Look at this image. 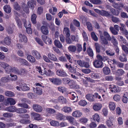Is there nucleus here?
<instances>
[{
	"mask_svg": "<svg viewBox=\"0 0 128 128\" xmlns=\"http://www.w3.org/2000/svg\"><path fill=\"white\" fill-rule=\"evenodd\" d=\"M62 110L66 113H69L71 112L72 111V108L70 107L67 106L64 107Z\"/></svg>",
	"mask_w": 128,
	"mask_h": 128,
	"instance_id": "ea45409f",
	"label": "nucleus"
},
{
	"mask_svg": "<svg viewBox=\"0 0 128 128\" xmlns=\"http://www.w3.org/2000/svg\"><path fill=\"white\" fill-rule=\"evenodd\" d=\"M78 104L81 106H84L87 104V102L84 100H81L79 102Z\"/></svg>",
	"mask_w": 128,
	"mask_h": 128,
	"instance_id": "4d7b16f0",
	"label": "nucleus"
},
{
	"mask_svg": "<svg viewBox=\"0 0 128 128\" xmlns=\"http://www.w3.org/2000/svg\"><path fill=\"white\" fill-rule=\"evenodd\" d=\"M102 107V104L100 103H96L93 106V109L95 111H98L100 110Z\"/></svg>",
	"mask_w": 128,
	"mask_h": 128,
	"instance_id": "dca6fc26",
	"label": "nucleus"
},
{
	"mask_svg": "<svg viewBox=\"0 0 128 128\" xmlns=\"http://www.w3.org/2000/svg\"><path fill=\"white\" fill-rule=\"evenodd\" d=\"M55 45L59 48H61L62 47V45L59 41L55 40L54 41Z\"/></svg>",
	"mask_w": 128,
	"mask_h": 128,
	"instance_id": "8fccbe9b",
	"label": "nucleus"
},
{
	"mask_svg": "<svg viewBox=\"0 0 128 128\" xmlns=\"http://www.w3.org/2000/svg\"><path fill=\"white\" fill-rule=\"evenodd\" d=\"M34 90L35 93L38 95H40L42 93V89L39 88L37 87L36 88H34Z\"/></svg>",
	"mask_w": 128,
	"mask_h": 128,
	"instance_id": "c756f323",
	"label": "nucleus"
},
{
	"mask_svg": "<svg viewBox=\"0 0 128 128\" xmlns=\"http://www.w3.org/2000/svg\"><path fill=\"white\" fill-rule=\"evenodd\" d=\"M82 113L80 111L76 110L73 112L72 114V116L74 117L79 118L82 116Z\"/></svg>",
	"mask_w": 128,
	"mask_h": 128,
	"instance_id": "ddd939ff",
	"label": "nucleus"
},
{
	"mask_svg": "<svg viewBox=\"0 0 128 128\" xmlns=\"http://www.w3.org/2000/svg\"><path fill=\"white\" fill-rule=\"evenodd\" d=\"M122 50L127 54H128V48L126 45L122 44L121 46Z\"/></svg>",
	"mask_w": 128,
	"mask_h": 128,
	"instance_id": "49530a36",
	"label": "nucleus"
},
{
	"mask_svg": "<svg viewBox=\"0 0 128 128\" xmlns=\"http://www.w3.org/2000/svg\"><path fill=\"white\" fill-rule=\"evenodd\" d=\"M5 94L6 96L9 97H13L14 96V94L13 92L10 91L6 92Z\"/></svg>",
	"mask_w": 128,
	"mask_h": 128,
	"instance_id": "603ef678",
	"label": "nucleus"
},
{
	"mask_svg": "<svg viewBox=\"0 0 128 128\" xmlns=\"http://www.w3.org/2000/svg\"><path fill=\"white\" fill-rule=\"evenodd\" d=\"M69 70L70 72L73 74H75L76 72V68L72 66L71 65H70Z\"/></svg>",
	"mask_w": 128,
	"mask_h": 128,
	"instance_id": "5fc2aeb1",
	"label": "nucleus"
},
{
	"mask_svg": "<svg viewBox=\"0 0 128 128\" xmlns=\"http://www.w3.org/2000/svg\"><path fill=\"white\" fill-rule=\"evenodd\" d=\"M27 112L26 110L24 108H20L16 109V112L18 114H24Z\"/></svg>",
	"mask_w": 128,
	"mask_h": 128,
	"instance_id": "58836bf2",
	"label": "nucleus"
},
{
	"mask_svg": "<svg viewBox=\"0 0 128 128\" xmlns=\"http://www.w3.org/2000/svg\"><path fill=\"white\" fill-rule=\"evenodd\" d=\"M50 123L51 125L54 126L58 127L60 125V124L58 122L54 120H52L50 122Z\"/></svg>",
	"mask_w": 128,
	"mask_h": 128,
	"instance_id": "a19ab883",
	"label": "nucleus"
},
{
	"mask_svg": "<svg viewBox=\"0 0 128 128\" xmlns=\"http://www.w3.org/2000/svg\"><path fill=\"white\" fill-rule=\"evenodd\" d=\"M43 74L47 76H51L54 75V73L50 69L47 70H44L43 71Z\"/></svg>",
	"mask_w": 128,
	"mask_h": 128,
	"instance_id": "6ab92c4d",
	"label": "nucleus"
},
{
	"mask_svg": "<svg viewBox=\"0 0 128 128\" xmlns=\"http://www.w3.org/2000/svg\"><path fill=\"white\" fill-rule=\"evenodd\" d=\"M52 102L54 103H56L60 102L62 104H65L66 102V98H64L62 96H60L58 98V100H52Z\"/></svg>",
	"mask_w": 128,
	"mask_h": 128,
	"instance_id": "39448f33",
	"label": "nucleus"
},
{
	"mask_svg": "<svg viewBox=\"0 0 128 128\" xmlns=\"http://www.w3.org/2000/svg\"><path fill=\"white\" fill-rule=\"evenodd\" d=\"M110 29L112 33L116 35L118 34V32L116 31L113 27L111 26L110 28Z\"/></svg>",
	"mask_w": 128,
	"mask_h": 128,
	"instance_id": "774afa93",
	"label": "nucleus"
},
{
	"mask_svg": "<svg viewBox=\"0 0 128 128\" xmlns=\"http://www.w3.org/2000/svg\"><path fill=\"white\" fill-rule=\"evenodd\" d=\"M94 97L96 98H98V99L100 100V101H103L104 100V99H102V98H101V96L99 95V94L97 93H95L94 94Z\"/></svg>",
	"mask_w": 128,
	"mask_h": 128,
	"instance_id": "bf43d9fd",
	"label": "nucleus"
},
{
	"mask_svg": "<svg viewBox=\"0 0 128 128\" xmlns=\"http://www.w3.org/2000/svg\"><path fill=\"white\" fill-rule=\"evenodd\" d=\"M31 116L32 118H33L35 120H43L42 118L40 116L39 114L34 112H32L31 114Z\"/></svg>",
	"mask_w": 128,
	"mask_h": 128,
	"instance_id": "1a4fd4ad",
	"label": "nucleus"
},
{
	"mask_svg": "<svg viewBox=\"0 0 128 128\" xmlns=\"http://www.w3.org/2000/svg\"><path fill=\"white\" fill-rule=\"evenodd\" d=\"M114 120V117L110 116L109 119L107 120L106 122V123L108 127H111L114 125L113 122Z\"/></svg>",
	"mask_w": 128,
	"mask_h": 128,
	"instance_id": "6e6552de",
	"label": "nucleus"
},
{
	"mask_svg": "<svg viewBox=\"0 0 128 128\" xmlns=\"http://www.w3.org/2000/svg\"><path fill=\"white\" fill-rule=\"evenodd\" d=\"M33 108L34 110L37 112H40L42 110V107L38 104H34L33 106Z\"/></svg>",
	"mask_w": 128,
	"mask_h": 128,
	"instance_id": "f8f14e48",
	"label": "nucleus"
},
{
	"mask_svg": "<svg viewBox=\"0 0 128 128\" xmlns=\"http://www.w3.org/2000/svg\"><path fill=\"white\" fill-rule=\"evenodd\" d=\"M16 20L18 28H21L22 26V25L20 19L16 17Z\"/></svg>",
	"mask_w": 128,
	"mask_h": 128,
	"instance_id": "864d4df0",
	"label": "nucleus"
},
{
	"mask_svg": "<svg viewBox=\"0 0 128 128\" xmlns=\"http://www.w3.org/2000/svg\"><path fill=\"white\" fill-rule=\"evenodd\" d=\"M86 98L90 102H93L95 100L94 94H88L86 96Z\"/></svg>",
	"mask_w": 128,
	"mask_h": 128,
	"instance_id": "412c9836",
	"label": "nucleus"
},
{
	"mask_svg": "<svg viewBox=\"0 0 128 128\" xmlns=\"http://www.w3.org/2000/svg\"><path fill=\"white\" fill-rule=\"evenodd\" d=\"M28 25H26L25 23H24V26L26 28V32L29 34H31L32 33V30L31 28V23L30 22H28Z\"/></svg>",
	"mask_w": 128,
	"mask_h": 128,
	"instance_id": "9b49d317",
	"label": "nucleus"
},
{
	"mask_svg": "<svg viewBox=\"0 0 128 128\" xmlns=\"http://www.w3.org/2000/svg\"><path fill=\"white\" fill-rule=\"evenodd\" d=\"M5 70L6 72L8 74L11 72H14L16 74L17 72V68L13 66H8L5 68Z\"/></svg>",
	"mask_w": 128,
	"mask_h": 128,
	"instance_id": "f03ea898",
	"label": "nucleus"
},
{
	"mask_svg": "<svg viewBox=\"0 0 128 128\" xmlns=\"http://www.w3.org/2000/svg\"><path fill=\"white\" fill-rule=\"evenodd\" d=\"M48 56L50 59L52 60L56 61L57 60V58L56 57V56L52 53L50 52L48 53Z\"/></svg>",
	"mask_w": 128,
	"mask_h": 128,
	"instance_id": "a878e982",
	"label": "nucleus"
},
{
	"mask_svg": "<svg viewBox=\"0 0 128 128\" xmlns=\"http://www.w3.org/2000/svg\"><path fill=\"white\" fill-rule=\"evenodd\" d=\"M101 15L106 16H108L110 15V14L107 11L102 10H101L100 14Z\"/></svg>",
	"mask_w": 128,
	"mask_h": 128,
	"instance_id": "37998d69",
	"label": "nucleus"
},
{
	"mask_svg": "<svg viewBox=\"0 0 128 128\" xmlns=\"http://www.w3.org/2000/svg\"><path fill=\"white\" fill-rule=\"evenodd\" d=\"M105 79L106 80L110 82L112 81L114 79V77L111 76H108L105 77Z\"/></svg>",
	"mask_w": 128,
	"mask_h": 128,
	"instance_id": "0e129e2a",
	"label": "nucleus"
},
{
	"mask_svg": "<svg viewBox=\"0 0 128 128\" xmlns=\"http://www.w3.org/2000/svg\"><path fill=\"white\" fill-rule=\"evenodd\" d=\"M56 74L58 76L61 77H65L67 76V74L65 72L60 70H58L56 71Z\"/></svg>",
	"mask_w": 128,
	"mask_h": 128,
	"instance_id": "f3484780",
	"label": "nucleus"
},
{
	"mask_svg": "<svg viewBox=\"0 0 128 128\" xmlns=\"http://www.w3.org/2000/svg\"><path fill=\"white\" fill-rule=\"evenodd\" d=\"M32 55L36 59H39L41 57L40 54L37 51L33 50L32 52Z\"/></svg>",
	"mask_w": 128,
	"mask_h": 128,
	"instance_id": "aec40b11",
	"label": "nucleus"
},
{
	"mask_svg": "<svg viewBox=\"0 0 128 128\" xmlns=\"http://www.w3.org/2000/svg\"><path fill=\"white\" fill-rule=\"evenodd\" d=\"M120 60L121 62H126L127 61L126 56L125 54H123L122 56H120L119 57Z\"/></svg>",
	"mask_w": 128,
	"mask_h": 128,
	"instance_id": "de8ad7c7",
	"label": "nucleus"
},
{
	"mask_svg": "<svg viewBox=\"0 0 128 128\" xmlns=\"http://www.w3.org/2000/svg\"><path fill=\"white\" fill-rule=\"evenodd\" d=\"M68 95L70 96L72 100H75L74 102H77L78 100V97L76 93L74 92H69L68 94Z\"/></svg>",
	"mask_w": 128,
	"mask_h": 128,
	"instance_id": "0eeeda50",
	"label": "nucleus"
},
{
	"mask_svg": "<svg viewBox=\"0 0 128 128\" xmlns=\"http://www.w3.org/2000/svg\"><path fill=\"white\" fill-rule=\"evenodd\" d=\"M40 30L42 34L46 35H47L49 33L48 28L45 26H42L40 28Z\"/></svg>",
	"mask_w": 128,
	"mask_h": 128,
	"instance_id": "2eb2a0df",
	"label": "nucleus"
},
{
	"mask_svg": "<svg viewBox=\"0 0 128 128\" xmlns=\"http://www.w3.org/2000/svg\"><path fill=\"white\" fill-rule=\"evenodd\" d=\"M66 118L70 124L73 125L77 126L79 124L75 118L71 116H67Z\"/></svg>",
	"mask_w": 128,
	"mask_h": 128,
	"instance_id": "f257e3e1",
	"label": "nucleus"
},
{
	"mask_svg": "<svg viewBox=\"0 0 128 128\" xmlns=\"http://www.w3.org/2000/svg\"><path fill=\"white\" fill-rule=\"evenodd\" d=\"M124 72V71L123 70L118 69L116 70L115 74L117 76H120L123 74Z\"/></svg>",
	"mask_w": 128,
	"mask_h": 128,
	"instance_id": "e433bc0d",
	"label": "nucleus"
},
{
	"mask_svg": "<svg viewBox=\"0 0 128 128\" xmlns=\"http://www.w3.org/2000/svg\"><path fill=\"white\" fill-rule=\"evenodd\" d=\"M20 38L19 41L21 42H24L25 43L27 42V38L26 37L24 34H20L19 35Z\"/></svg>",
	"mask_w": 128,
	"mask_h": 128,
	"instance_id": "a211bd4d",
	"label": "nucleus"
},
{
	"mask_svg": "<svg viewBox=\"0 0 128 128\" xmlns=\"http://www.w3.org/2000/svg\"><path fill=\"white\" fill-rule=\"evenodd\" d=\"M104 34L108 40L110 41L111 40V37L107 32L106 31L104 32Z\"/></svg>",
	"mask_w": 128,
	"mask_h": 128,
	"instance_id": "3c124183",
	"label": "nucleus"
},
{
	"mask_svg": "<svg viewBox=\"0 0 128 128\" xmlns=\"http://www.w3.org/2000/svg\"><path fill=\"white\" fill-rule=\"evenodd\" d=\"M108 107L110 110H111L114 111L116 107L115 103L112 102H110L108 103Z\"/></svg>",
	"mask_w": 128,
	"mask_h": 128,
	"instance_id": "5701e85b",
	"label": "nucleus"
},
{
	"mask_svg": "<svg viewBox=\"0 0 128 128\" xmlns=\"http://www.w3.org/2000/svg\"><path fill=\"white\" fill-rule=\"evenodd\" d=\"M50 80L53 83L56 85H60L62 83L61 80L58 78H49Z\"/></svg>",
	"mask_w": 128,
	"mask_h": 128,
	"instance_id": "9d476101",
	"label": "nucleus"
},
{
	"mask_svg": "<svg viewBox=\"0 0 128 128\" xmlns=\"http://www.w3.org/2000/svg\"><path fill=\"white\" fill-rule=\"evenodd\" d=\"M91 35L92 38L95 41H97L98 40V38L94 32H92L91 33Z\"/></svg>",
	"mask_w": 128,
	"mask_h": 128,
	"instance_id": "338daca9",
	"label": "nucleus"
},
{
	"mask_svg": "<svg viewBox=\"0 0 128 128\" xmlns=\"http://www.w3.org/2000/svg\"><path fill=\"white\" fill-rule=\"evenodd\" d=\"M109 89L110 91L113 93H115L118 91V87L117 86L110 85Z\"/></svg>",
	"mask_w": 128,
	"mask_h": 128,
	"instance_id": "4468645a",
	"label": "nucleus"
},
{
	"mask_svg": "<svg viewBox=\"0 0 128 128\" xmlns=\"http://www.w3.org/2000/svg\"><path fill=\"white\" fill-rule=\"evenodd\" d=\"M27 72V70L24 69H22L19 71L18 69L17 68V72H16V74H18L24 75Z\"/></svg>",
	"mask_w": 128,
	"mask_h": 128,
	"instance_id": "4c0bfd02",
	"label": "nucleus"
},
{
	"mask_svg": "<svg viewBox=\"0 0 128 128\" xmlns=\"http://www.w3.org/2000/svg\"><path fill=\"white\" fill-rule=\"evenodd\" d=\"M36 1H33L32 2H28L27 3V5L28 7L31 8L33 9L34 8V5H36Z\"/></svg>",
	"mask_w": 128,
	"mask_h": 128,
	"instance_id": "cd10ccee",
	"label": "nucleus"
},
{
	"mask_svg": "<svg viewBox=\"0 0 128 128\" xmlns=\"http://www.w3.org/2000/svg\"><path fill=\"white\" fill-rule=\"evenodd\" d=\"M100 41L102 44H107L108 42L106 39L103 36H101L100 38Z\"/></svg>",
	"mask_w": 128,
	"mask_h": 128,
	"instance_id": "72a5a7b5",
	"label": "nucleus"
},
{
	"mask_svg": "<svg viewBox=\"0 0 128 128\" xmlns=\"http://www.w3.org/2000/svg\"><path fill=\"white\" fill-rule=\"evenodd\" d=\"M91 77L94 79H99L100 78V74L98 73H93L90 74Z\"/></svg>",
	"mask_w": 128,
	"mask_h": 128,
	"instance_id": "7c9ffc66",
	"label": "nucleus"
},
{
	"mask_svg": "<svg viewBox=\"0 0 128 128\" xmlns=\"http://www.w3.org/2000/svg\"><path fill=\"white\" fill-rule=\"evenodd\" d=\"M90 2L94 4H100L102 3V2L100 0H90Z\"/></svg>",
	"mask_w": 128,
	"mask_h": 128,
	"instance_id": "c03bdc74",
	"label": "nucleus"
},
{
	"mask_svg": "<svg viewBox=\"0 0 128 128\" xmlns=\"http://www.w3.org/2000/svg\"><path fill=\"white\" fill-rule=\"evenodd\" d=\"M92 118L94 120L98 122H99L100 121V116L99 114L96 113L93 115L92 116Z\"/></svg>",
	"mask_w": 128,
	"mask_h": 128,
	"instance_id": "473e14b6",
	"label": "nucleus"
},
{
	"mask_svg": "<svg viewBox=\"0 0 128 128\" xmlns=\"http://www.w3.org/2000/svg\"><path fill=\"white\" fill-rule=\"evenodd\" d=\"M68 49L70 52H74L76 50V46L74 45H70L68 48Z\"/></svg>",
	"mask_w": 128,
	"mask_h": 128,
	"instance_id": "f704fd0d",
	"label": "nucleus"
},
{
	"mask_svg": "<svg viewBox=\"0 0 128 128\" xmlns=\"http://www.w3.org/2000/svg\"><path fill=\"white\" fill-rule=\"evenodd\" d=\"M20 88L23 91L29 90L30 89V88L26 84H23L21 85Z\"/></svg>",
	"mask_w": 128,
	"mask_h": 128,
	"instance_id": "2f4dec72",
	"label": "nucleus"
},
{
	"mask_svg": "<svg viewBox=\"0 0 128 128\" xmlns=\"http://www.w3.org/2000/svg\"><path fill=\"white\" fill-rule=\"evenodd\" d=\"M2 116L6 118H11L13 116V114L11 113L6 112Z\"/></svg>",
	"mask_w": 128,
	"mask_h": 128,
	"instance_id": "13d9d810",
	"label": "nucleus"
},
{
	"mask_svg": "<svg viewBox=\"0 0 128 128\" xmlns=\"http://www.w3.org/2000/svg\"><path fill=\"white\" fill-rule=\"evenodd\" d=\"M36 16L35 14H32L31 16V20L32 23L34 24H36Z\"/></svg>",
	"mask_w": 128,
	"mask_h": 128,
	"instance_id": "79ce46f5",
	"label": "nucleus"
},
{
	"mask_svg": "<svg viewBox=\"0 0 128 128\" xmlns=\"http://www.w3.org/2000/svg\"><path fill=\"white\" fill-rule=\"evenodd\" d=\"M11 40L10 38L8 36H7L4 38L3 41V44H4L7 45H9L11 43Z\"/></svg>",
	"mask_w": 128,
	"mask_h": 128,
	"instance_id": "4be33fe9",
	"label": "nucleus"
},
{
	"mask_svg": "<svg viewBox=\"0 0 128 128\" xmlns=\"http://www.w3.org/2000/svg\"><path fill=\"white\" fill-rule=\"evenodd\" d=\"M6 110L9 112H16V109L15 106H12L7 107L6 108Z\"/></svg>",
	"mask_w": 128,
	"mask_h": 128,
	"instance_id": "393cba45",
	"label": "nucleus"
},
{
	"mask_svg": "<svg viewBox=\"0 0 128 128\" xmlns=\"http://www.w3.org/2000/svg\"><path fill=\"white\" fill-rule=\"evenodd\" d=\"M35 39L36 41L41 46H43L44 44L40 39L38 38H36Z\"/></svg>",
	"mask_w": 128,
	"mask_h": 128,
	"instance_id": "052dcab7",
	"label": "nucleus"
},
{
	"mask_svg": "<svg viewBox=\"0 0 128 128\" xmlns=\"http://www.w3.org/2000/svg\"><path fill=\"white\" fill-rule=\"evenodd\" d=\"M94 66L96 68H102L103 66V63L102 61L99 60H95L93 62Z\"/></svg>",
	"mask_w": 128,
	"mask_h": 128,
	"instance_id": "20e7f679",
	"label": "nucleus"
},
{
	"mask_svg": "<svg viewBox=\"0 0 128 128\" xmlns=\"http://www.w3.org/2000/svg\"><path fill=\"white\" fill-rule=\"evenodd\" d=\"M64 116L61 114L59 113L57 114L56 118L58 120H62L64 119Z\"/></svg>",
	"mask_w": 128,
	"mask_h": 128,
	"instance_id": "a18cd8bd",
	"label": "nucleus"
},
{
	"mask_svg": "<svg viewBox=\"0 0 128 128\" xmlns=\"http://www.w3.org/2000/svg\"><path fill=\"white\" fill-rule=\"evenodd\" d=\"M41 37L42 39L45 44H47V42L48 43V44H52V41L51 39L48 37L44 35H42Z\"/></svg>",
	"mask_w": 128,
	"mask_h": 128,
	"instance_id": "423d86ee",
	"label": "nucleus"
},
{
	"mask_svg": "<svg viewBox=\"0 0 128 128\" xmlns=\"http://www.w3.org/2000/svg\"><path fill=\"white\" fill-rule=\"evenodd\" d=\"M63 82L64 84H69L70 80V79L68 78H63Z\"/></svg>",
	"mask_w": 128,
	"mask_h": 128,
	"instance_id": "e2e57ef3",
	"label": "nucleus"
},
{
	"mask_svg": "<svg viewBox=\"0 0 128 128\" xmlns=\"http://www.w3.org/2000/svg\"><path fill=\"white\" fill-rule=\"evenodd\" d=\"M64 33L66 35V37H70V32L68 28H64L63 30Z\"/></svg>",
	"mask_w": 128,
	"mask_h": 128,
	"instance_id": "c85d7f7f",
	"label": "nucleus"
},
{
	"mask_svg": "<svg viewBox=\"0 0 128 128\" xmlns=\"http://www.w3.org/2000/svg\"><path fill=\"white\" fill-rule=\"evenodd\" d=\"M14 9L17 10H20V5L17 2H15L14 3Z\"/></svg>",
	"mask_w": 128,
	"mask_h": 128,
	"instance_id": "680f3d73",
	"label": "nucleus"
},
{
	"mask_svg": "<svg viewBox=\"0 0 128 128\" xmlns=\"http://www.w3.org/2000/svg\"><path fill=\"white\" fill-rule=\"evenodd\" d=\"M102 71L104 74L106 75L109 74L110 72V68L107 66L104 67L103 68Z\"/></svg>",
	"mask_w": 128,
	"mask_h": 128,
	"instance_id": "bb28decb",
	"label": "nucleus"
},
{
	"mask_svg": "<svg viewBox=\"0 0 128 128\" xmlns=\"http://www.w3.org/2000/svg\"><path fill=\"white\" fill-rule=\"evenodd\" d=\"M79 121L81 123L84 124L87 122L88 120L85 118H82L79 120Z\"/></svg>",
	"mask_w": 128,
	"mask_h": 128,
	"instance_id": "69168bd1",
	"label": "nucleus"
},
{
	"mask_svg": "<svg viewBox=\"0 0 128 128\" xmlns=\"http://www.w3.org/2000/svg\"><path fill=\"white\" fill-rule=\"evenodd\" d=\"M46 110L47 112L50 114H53L56 112L55 110L51 108H47Z\"/></svg>",
	"mask_w": 128,
	"mask_h": 128,
	"instance_id": "6e6d98bb",
	"label": "nucleus"
},
{
	"mask_svg": "<svg viewBox=\"0 0 128 128\" xmlns=\"http://www.w3.org/2000/svg\"><path fill=\"white\" fill-rule=\"evenodd\" d=\"M16 103V102L14 99L12 98H7L6 100L4 102V104L6 106L14 105Z\"/></svg>",
	"mask_w": 128,
	"mask_h": 128,
	"instance_id": "7ed1b4c3",
	"label": "nucleus"
},
{
	"mask_svg": "<svg viewBox=\"0 0 128 128\" xmlns=\"http://www.w3.org/2000/svg\"><path fill=\"white\" fill-rule=\"evenodd\" d=\"M10 79V78L8 76L2 78L0 80V85H1V84H2L3 83H5L7 82Z\"/></svg>",
	"mask_w": 128,
	"mask_h": 128,
	"instance_id": "c9c22d12",
	"label": "nucleus"
},
{
	"mask_svg": "<svg viewBox=\"0 0 128 128\" xmlns=\"http://www.w3.org/2000/svg\"><path fill=\"white\" fill-rule=\"evenodd\" d=\"M3 8L4 12L7 13L9 14L11 12V8L9 5H5L4 6Z\"/></svg>",
	"mask_w": 128,
	"mask_h": 128,
	"instance_id": "b1692460",
	"label": "nucleus"
},
{
	"mask_svg": "<svg viewBox=\"0 0 128 128\" xmlns=\"http://www.w3.org/2000/svg\"><path fill=\"white\" fill-rule=\"evenodd\" d=\"M28 60L31 62H34L35 61V59L34 57L31 55H28L27 57Z\"/></svg>",
	"mask_w": 128,
	"mask_h": 128,
	"instance_id": "09e8293b",
	"label": "nucleus"
}]
</instances>
